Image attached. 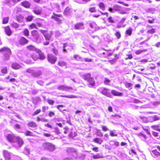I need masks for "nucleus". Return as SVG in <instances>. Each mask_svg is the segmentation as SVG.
Listing matches in <instances>:
<instances>
[{"label":"nucleus","instance_id":"obj_28","mask_svg":"<svg viewBox=\"0 0 160 160\" xmlns=\"http://www.w3.org/2000/svg\"><path fill=\"white\" fill-rule=\"evenodd\" d=\"M93 142L96 143H98L99 144H101L102 143V140L98 138H94L93 140Z\"/></svg>","mask_w":160,"mask_h":160},{"label":"nucleus","instance_id":"obj_60","mask_svg":"<svg viewBox=\"0 0 160 160\" xmlns=\"http://www.w3.org/2000/svg\"><path fill=\"white\" fill-rule=\"evenodd\" d=\"M132 86V84L131 83L126 82L125 86L127 88H129Z\"/></svg>","mask_w":160,"mask_h":160},{"label":"nucleus","instance_id":"obj_18","mask_svg":"<svg viewBox=\"0 0 160 160\" xmlns=\"http://www.w3.org/2000/svg\"><path fill=\"white\" fill-rule=\"evenodd\" d=\"M58 65L62 68H67L66 63L63 61L59 60L58 62Z\"/></svg>","mask_w":160,"mask_h":160},{"label":"nucleus","instance_id":"obj_36","mask_svg":"<svg viewBox=\"0 0 160 160\" xmlns=\"http://www.w3.org/2000/svg\"><path fill=\"white\" fill-rule=\"evenodd\" d=\"M153 155L155 157H158L160 156V153L156 149L152 151Z\"/></svg>","mask_w":160,"mask_h":160},{"label":"nucleus","instance_id":"obj_63","mask_svg":"<svg viewBox=\"0 0 160 160\" xmlns=\"http://www.w3.org/2000/svg\"><path fill=\"white\" fill-rule=\"evenodd\" d=\"M52 51H53V53L55 55H58V50H57V49H56L55 48H53L52 49Z\"/></svg>","mask_w":160,"mask_h":160},{"label":"nucleus","instance_id":"obj_17","mask_svg":"<svg viewBox=\"0 0 160 160\" xmlns=\"http://www.w3.org/2000/svg\"><path fill=\"white\" fill-rule=\"evenodd\" d=\"M42 72L40 70L34 69L32 76L36 78L40 76Z\"/></svg>","mask_w":160,"mask_h":160},{"label":"nucleus","instance_id":"obj_7","mask_svg":"<svg viewBox=\"0 0 160 160\" xmlns=\"http://www.w3.org/2000/svg\"><path fill=\"white\" fill-rule=\"evenodd\" d=\"M32 11L35 15L37 16H41L42 14V8L38 6L33 8Z\"/></svg>","mask_w":160,"mask_h":160},{"label":"nucleus","instance_id":"obj_29","mask_svg":"<svg viewBox=\"0 0 160 160\" xmlns=\"http://www.w3.org/2000/svg\"><path fill=\"white\" fill-rule=\"evenodd\" d=\"M65 106L63 105H57L56 106V108L61 112L63 113V111H67V110L66 109H64L63 110H62L61 108H63L65 107Z\"/></svg>","mask_w":160,"mask_h":160},{"label":"nucleus","instance_id":"obj_61","mask_svg":"<svg viewBox=\"0 0 160 160\" xmlns=\"http://www.w3.org/2000/svg\"><path fill=\"white\" fill-rule=\"evenodd\" d=\"M44 126L46 127H48L51 129L52 128V125L49 123H48L44 124Z\"/></svg>","mask_w":160,"mask_h":160},{"label":"nucleus","instance_id":"obj_31","mask_svg":"<svg viewBox=\"0 0 160 160\" xmlns=\"http://www.w3.org/2000/svg\"><path fill=\"white\" fill-rule=\"evenodd\" d=\"M99 8L103 11H104L105 9V4L102 2H101L98 5Z\"/></svg>","mask_w":160,"mask_h":160},{"label":"nucleus","instance_id":"obj_16","mask_svg":"<svg viewBox=\"0 0 160 160\" xmlns=\"http://www.w3.org/2000/svg\"><path fill=\"white\" fill-rule=\"evenodd\" d=\"M21 5L26 8H29L31 7V4L28 1H24L21 2Z\"/></svg>","mask_w":160,"mask_h":160},{"label":"nucleus","instance_id":"obj_13","mask_svg":"<svg viewBox=\"0 0 160 160\" xmlns=\"http://www.w3.org/2000/svg\"><path fill=\"white\" fill-rule=\"evenodd\" d=\"M3 155L5 160H10L11 158V153L6 150H3Z\"/></svg>","mask_w":160,"mask_h":160},{"label":"nucleus","instance_id":"obj_49","mask_svg":"<svg viewBox=\"0 0 160 160\" xmlns=\"http://www.w3.org/2000/svg\"><path fill=\"white\" fill-rule=\"evenodd\" d=\"M132 30L130 27H129L128 29H127L126 31V34L129 36H130L132 34Z\"/></svg>","mask_w":160,"mask_h":160},{"label":"nucleus","instance_id":"obj_46","mask_svg":"<svg viewBox=\"0 0 160 160\" xmlns=\"http://www.w3.org/2000/svg\"><path fill=\"white\" fill-rule=\"evenodd\" d=\"M89 11L91 13H94L96 12L97 10L95 7H92L89 8Z\"/></svg>","mask_w":160,"mask_h":160},{"label":"nucleus","instance_id":"obj_45","mask_svg":"<svg viewBox=\"0 0 160 160\" xmlns=\"http://www.w3.org/2000/svg\"><path fill=\"white\" fill-rule=\"evenodd\" d=\"M1 71L2 73L6 74L8 72L7 68L6 67H4L1 69Z\"/></svg>","mask_w":160,"mask_h":160},{"label":"nucleus","instance_id":"obj_30","mask_svg":"<svg viewBox=\"0 0 160 160\" xmlns=\"http://www.w3.org/2000/svg\"><path fill=\"white\" fill-rule=\"evenodd\" d=\"M25 135L26 136L34 137L35 135L31 131L27 130L24 133Z\"/></svg>","mask_w":160,"mask_h":160},{"label":"nucleus","instance_id":"obj_5","mask_svg":"<svg viewBox=\"0 0 160 160\" xmlns=\"http://www.w3.org/2000/svg\"><path fill=\"white\" fill-rule=\"evenodd\" d=\"M18 136H15L13 133L8 134L5 136L6 140L9 142L14 143Z\"/></svg>","mask_w":160,"mask_h":160},{"label":"nucleus","instance_id":"obj_44","mask_svg":"<svg viewBox=\"0 0 160 160\" xmlns=\"http://www.w3.org/2000/svg\"><path fill=\"white\" fill-rule=\"evenodd\" d=\"M29 27L31 29H33L34 28L37 29L36 25L34 23H32L29 25Z\"/></svg>","mask_w":160,"mask_h":160},{"label":"nucleus","instance_id":"obj_58","mask_svg":"<svg viewBox=\"0 0 160 160\" xmlns=\"http://www.w3.org/2000/svg\"><path fill=\"white\" fill-rule=\"evenodd\" d=\"M77 135L76 132H74L73 133L72 132H71L69 135V138H73Z\"/></svg>","mask_w":160,"mask_h":160},{"label":"nucleus","instance_id":"obj_34","mask_svg":"<svg viewBox=\"0 0 160 160\" xmlns=\"http://www.w3.org/2000/svg\"><path fill=\"white\" fill-rule=\"evenodd\" d=\"M22 33L25 36L28 37L29 36V32L27 28H26L24 29L22 32Z\"/></svg>","mask_w":160,"mask_h":160},{"label":"nucleus","instance_id":"obj_22","mask_svg":"<svg viewBox=\"0 0 160 160\" xmlns=\"http://www.w3.org/2000/svg\"><path fill=\"white\" fill-rule=\"evenodd\" d=\"M28 126L29 127L32 128H36L37 127V123L34 121H30L27 124Z\"/></svg>","mask_w":160,"mask_h":160},{"label":"nucleus","instance_id":"obj_3","mask_svg":"<svg viewBox=\"0 0 160 160\" xmlns=\"http://www.w3.org/2000/svg\"><path fill=\"white\" fill-rule=\"evenodd\" d=\"M37 53L39 56H38V55L36 53H33L31 55V58L34 61L37 60L38 59L43 60L45 58L46 56L44 53L42 51L38 50L37 51Z\"/></svg>","mask_w":160,"mask_h":160},{"label":"nucleus","instance_id":"obj_55","mask_svg":"<svg viewBox=\"0 0 160 160\" xmlns=\"http://www.w3.org/2000/svg\"><path fill=\"white\" fill-rule=\"evenodd\" d=\"M155 32V29L154 28H152L151 29H149L147 31V33L150 34H153Z\"/></svg>","mask_w":160,"mask_h":160},{"label":"nucleus","instance_id":"obj_12","mask_svg":"<svg viewBox=\"0 0 160 160\" xmlns=\"http://www.w3.org/2000/svg\"><path fill=\"white\" fill-rule=\"evenodd\" d=\"M31 36L36 40H38L39 38L40 34L38 32L37 30H33L31 31Z\"/></svg>","mask_w":160,"mask_h":160},{"label":"nucleus","instance_id":"obj_8","mask_svg":"<svg viewBox=\"0 0 160 160\" xmlns=\"http://www.w3.org/2000/svg\"><path fill=\"white\" fill-rule=\"evenodd\" d=\"M72 88L71 87H68L64 85H60L57 88V89L58 91H69V90H72Z\"/></svg>","mask_w":160,"mask_h":160},{"label":"nucleus","instance_id":"obj_50","mask_svg":"<svg viewBox=\"0 0 160 160\" xmlns=\"http://www.w3.org/2000/svg\"><path fill=\"white\" fill-rule=\"evenodd\" d=\"M89 26L92 29H94L95 30L97 28V25L96 24L95 22H93V23H90Z\"/></svg>","mask_w":160,"mask_h":160},{"label":"nucleus","instance_id":"obj_38","mask_svg":"<svg viewBox=\"0 0 160 160\" xmlns=\"http://www.w3.org/2000/svg\"><path fill=\"white\" fill-rule=\"evenodd\" d=\"M92 158L94 159H97L99 158H103V157L100 155L98 153L96 155H93L92 156Z\"/></svg>","mask_w":160,"mask_h":160},{"label":"nucleus","instance_id":"obj_57","mask_svg":"<svg viewBox=\"0 0 160 160\" xmlns=\"http://www.w3.org/2000/svg\"><path fill=\"white\" fill-rule=\"evenodd\" d=\"M111 82V81L107 78H105L104 81V83L106 85H108V83Z\"/></svg>","mask_w":160,"mask_h":160},{"label":"nucleus","instance_id":"obj_54","mask_svg":"<svg viewBox=\"0 0 160 160\" xmlns=\"http://www.w3.org/2000/svg\"><path fill=\"white\" fill-rule=\"evenodd\" d=\"M96 133L97 136L100 137H102L103 136V134L100 130H97Z\"/></svg>","mask_w":160,"mask_h":160},{"label":"nucleus","instance_id":"obj_62","mask_svg":"<svg viewBox=\"0 0 160 160\" xmlns=\"http://www.w3.org/2000/svg\"><path fill=\"white\" fill-rule=\"evenodd\" d=\"M102 130L104 132H106L108 130V128L105 126H102Z\"/></svg>","mask_w":160,"mask_h":160},{"label":"nucleus","instance_id":"obj_9","mask_svg":"<svg viewBox=\"0 0 160 160\" xmlns=\"http://www.w3.org/2000/svg\"><path fill=\"white\" fill-rule=\"evenodd\" d=\"M100 93L102 94L107 97H111V95L109 89L106 88H103Z\"/></svg>","mask_w":160,"mask_h":160},{"label":"nucleus","instance_id":"obj_21","mask_svg":"<svg viewBox=\"0 0 160 160\" xmlns=\"http://www.w3.org/2000/svg\"><path fill=\"white\" fill-rule=\"evenodd\" d=\"M84 24L82 22H79L77 23L74 25V28L75 29L79 30L83 28Z\"/></svg>","mask_w":160,"mask_h":160},{"label":"nucleus","instance_id":"obj_32","mask_svg":"<svg viewBox=\"0 0 160 160\" xmlns=\"http://www.w3.org/2000/svg\"><path fill=\"white\" fill-rule=\"evenodd\" d=\"M36 120L37 122L41 121L43 122H46L48 121V119L45 118H41L39 116L37 117Z\"/></svg>","mask_w":160,"mask_h":160},{"label":"nucleus","instance_id":"obj_53","mask_svg":"<svg viewBox=\"0 0 160 160\" xmlns=\"http://www.w3.org/2000/svg\"><path fill=\"white\" fill-rule=\"evenodd\" d=\"M55 113L52 111H50L49 112L48 115L49 117H52L55 115Z\"/></svg>","mask_w":160,"mask_h":160},{"label":"nucleus","instance_id":"obj_4","mask_svg":"<svg viewBox=\"0 0 160 160\" xmlns=\"http://www.w3.org/2000/svg\"><path fill=\"white\" fill-rule=\"evenodd\" d=\"M42 147L44 150L50 152L53 151L55 149V146L52 143L48 142L43 143L42 145Z\"/></svg>","mask_w":160,"mask_h":160},{"label":"nucleus","instance_id":"obj_20","mask_svg":"<svg viewBox=\"0 0 160 160\" xmlns=\"http://www.w3.org/2000/svg\"><path fill=\"white\" fill-rule=\"evenodd\" d=\"M92 78L91 74L90 73H86L82 75V78L87 81Z\"/></svg>","mask_w":160,"mask_h":160},{"label":"nucleus","instance_id":"obj_14","mask_svg":"<svg viewBox=\"0 0 160 160\" xmlns=\"http://www.w3.org/2000/svg\"><path fill=\"white\" fill-rule=\"evenodd\" d=\"M4 30L6 35L8 36H10L12 34V31L9 26L4 27Z\"/></svg>","mask_w":160,"mask_h":160},{"label":"nucleus","instance_id":"obj_11","mask_svg":"<svg viewBox=\"0 0 160 160\" xmlns=\"http://www.w3.org/2000/svg\"><path fill=\"white\" fill-rule=\"evenodd\" d=\"M29 41L24 37H21L18 40L19 44L21 45H24L28 43Z\"/></svg>","mask_w":160,"mask_h":160},{"label":"nucleus","instance_id":"obj_37","mask_svg":"<svg viewBox=\"0 0 160 160\" xmlns=\"http://www.w3.org/2000/svg\"><path fill=\"white\" fill-rule=\"evenodd\" d=\"M41 110L40 109H36L32 113V116H36L41 113Z\"/></svg>","mask_w":160,"mask_h":160},{"label":"nucleus","instance_id":"obj_19","mask_svg":"<svg viewBox=\"0 0 160 160\" xmlns=\"http://www.w3.org/2000/svg\"><path fill=\"white\" fill-rule=\"evenodd\" d=\"M11 68L13 69L17 70L20 68L21 66L18 63L15 62L12 64Z\"/></svg>","mask_w":160,"mask_h":160},{"label":"nucleus","instance_id":"obj_24","mask_svg":"<svg viewBox=\"0 0 160 160\" xmlns=\"http://www.w3.org/2000/svg\"><path fill=\"white\" fill-rule=\"evenodd\" d=\"M17 21L19 22H22L24 19V17L21 15H19L16 16Z\"/></svg>","mask_w":160,"mask_h":160},{"label":"nucleus","instance_id":"obj_64","mask_svg":"<svg viewBox=\"0 0 160 160\" xmlns=\"http://www.w3.org/2000/svg\"><path fill=\"white\" fill-rule=\"evenodd\" d=\"M55 131L54 132L57 134H58L60 133L59 130L58 128H55Z\"/></svg>","mask_w":160,"mask_h":160},{"label":"nucleus","instance_id":"obj_1","mask_svg":"<svg viewBox=\"0 0 160 160\" xmlns=\"http://www.w3.org/2000/svg\"><path fill=\"white\" fill-rule=\"evenodd\" d=\"M0 52L3 53L2 58L4 61L8 60L10 55L12 54L11 49L8 47H3L0 49Z\"/></svg>","mask_w":160,"mask_h":160},{"label":"nucleus","instance_id":"obj_15","mask_svg":"<svg viewBox=\"0 0 160 160\" xmlns=\"http://www.w3.org/2000/svg\"><path fill=\"white\" fill-rule=\"evenodd\" d=\"M89 87H94L95 85V81L93 77L87 81Z\"/></svg>","mask_w":160,"mask_h":160},{"label":"nucleus","instance_id":"obj_25","mask_svg":"<svg viewBox=\"0 0 160 160\" xmlns=\"http://www.w3.org/2000/svg\"><path fill=\"white\" fill-rule=\"evenodd\" d=\"M137 136L140 139L143 141H144L147 138L146 135L143 134L142 132H140L137 134Z\"/></svg>","mask_w":160,"mask_h":160},{"label":"nucleus","instance_id":"obj_39","mask_svg":"<svg viewBox=\"0 0 160 160\" xmlns=\"http://www.w3.org/2000/svg\"><path fill=\"white\" fill-rule=\"evenodd\" d=\"M74 58L77 61H82V58L78 55H75L73 56Z\"/></svg>","mask_w":160,"mask_h":160},{"label":"nucleus","instance_id":"obj_26","mask_svg":"<svg viewBox=\"0 0 160 160\" xmlns=\"http://www.w3.org/2000/svg\"><path fill=\"white\" fill-rule=\"evenodd\" d=\"M111 92L112 94L115 96H121L122 95V93L119 92L118 91L114 90H112Z\"/></svg>","mask_w":160,"mask_h":160},{"label":"nucleus","instance_id":"obj_48","mask_svg":"<svg viewBox=\"0 0 160 160\" xmlns=\"http://www.w3.org/2000/svg\"><path fill=\"white\" fill-rule=\"evenodd\" d=\"M33 17L32 15H28L26 18V21L28 22H31L33 19Z\"/></svg>","mask_w":160,"mask_h":160},{"label":"nucleus","instance_id":"obj_43","mask_svg":"<svg viewBox=\"0 0 160 160\" xmlns=\"http://www.w3.org/2000/svg\"><path fill=\"white\" fill-rule=\"evenodd\" d=\"M9 18L8 17L4 18L2 19V23L3 24H6L8 23Z\"/></svg>","mask_w":160,"mask_h":160},{"label":"nucleus","instance_id":"obj_59","mask_svg":"<svg viewBox=\"0 0 160 160\" xmlns=\"http://www.w3.org/2000/svg\"><path fill=\"white\" fill-rule=\"evenodd\" d=\"M141 118L143 122H148V118L145 117H140Z\"/></svg>","mask_w":160,"mask_h":160},{"label":"nucleus","instance_id":"obj_2","mask_svg":"<svg viewBox=\"0 0 160 160\" xmlns=\"http://www.w3.org/2000/svg\"><path fill=\"white\" fill-rule=\"evenodd\" d=\"M40 31L42 34L44 38L47 40L46 42H43V45L44 46H47L49 44L50 42L49 40H50L53 34L52 31H48L47 30H40Z\"/></svg>","mask_w":160,"mask_h":160},{"label":"nucleus","instance_id":"obj_51","mask_svg":"<svg viewBox=\"0 0 160 160\" xmlns=\"http://www.w3.org/2000/svg\"><path fill=\"white\" fill-rule=\"evenodd\" d=\"M115 35L117 39H119L121 37V34L119 31H117L115 33Z\"/></svg>","mask_w":160,"mask_h":160},{"label":"nucleus","instance_id":"obj_35","mask_svg":"<svg viewBox=\"0 0 160 160\" xmlns=\"http://www.w3.org/2000/svg\"><path fill=\"white\" fill-rule=\"evenodd\" d=\"M34 69L33 68H29L27 69L26 72L30 74L31 76H32Z\"/></svg>","mask_w":160,"mask_h":160},{"label":"nucleus","instance_id":"obj_23","mask_svg":"<svg viewBox=\"0 0 160 160\" xmlns=\"http://www.w3.org/2000/svg\"><path fill=\"white\" fill-rule=\"evenodd\" d=\"M66 152L68 155H72L73 153L76 152V151L73 148H68L67 149Z\"/></svg>","mask_w":160,"mask_h":160},{"label":"nucleus","instance_id":"obj_27","mask_svg":"<svg viewBox=\"0 0 160 160\" xmlns=\"http://www.w3.org/2000/svg\"><path fill=\"white\" fill-rule=\"evenodd\" d=\"M26 48L28 50L30 51H35L37 50L35 47L32 45L27 46Z\"/></svg>","mask_w":160,"mask_h":160},{"label":"nucleus","instance_id":"obj_10","mask_svg":"<svg viewBox=\"0 0 160 160\" xmlns=\"http://www.w3.org/2000/svg\"><path fill=\"white\" fill-rule=\"evenodd\" d=\"M15 143H16L18 148L21 147L24 144V142L23 139L18 136L16 139Z\"/></svg>","mask_w":160,"mask_h":160},{"label":"nucleus","instance_id":"obj_41","mask_svg":"<svg viewBox=\"0 0 160 160\" xmlns=\"http://www.w3.org/2000/svg\"><path fill=\"white\" fill-rule=\"evenodd\" d=\"M11 25L12 27L15 29L18 28L19 27V25L17 22H13L12 23Z\"/></svg>","mask_w":160,"mask_h":160},{"label":"nucleus","instance_id":"obj_6","mask_svg":"<svg viewBox=\"0 0 160 160\" xmlns=\"http://www.w3.org/2000/svg\"><path fill=\"white\" fill-rule=\"evenodd\" d=\"M47 59L49 62L54 64L56 62L57 58L52 54H48L47 55Z\"/></svg>","mask_w":160,"mask_h":160},{"label":"nucleus","instance_id":"obj_56","mask_svg":"<svg viewBox=\"0 0 160 160\" xmlns=\"http://www.w3.org/2000/svg\"><path fill=\"white\" fill-rule=\"evenodd\" d=\"M110 135L111 137L117 136L118 134L115 133L113 131L111 130L110 131Z\"/></svg>","mask_w":160,"mask_h":160},{"label":"nucleus","instance_id":"obj_33","mask_svg":"<svg viewBox=\"0 0 160 160\" xmlns=\"http://www.w3.org/2000/svg\"><path fill=\"white\" fill-rule=\"evenodd\" d=\"M51 18L54 19L55 21L57 22L58 23H62V20L59 18H58L55 16H52Z\"/></svg>","mask_w":160,"mask_h":160},{"label":"nucleus","instance_id":"obj_40","mask_svg":"<svg viewBox=\"0 0 160 160\" xmlns=\"http://www.w3.org/2000/svg\"><path fill=\"white\" fill-rule=\"evenodd\" d=\"M113 8L114 11H119L121 9V7L118 5H115Z\"/></svg>","mask_w":160,"mask_h":160},{"label":"nucleus","instance_id":"obj_47","mask_svg":"<svg viewBox=\"0 0 160 160\" xmlns=\"http://www.w3.org/2000/svg\"><path fill=\"white\" fill-rule=\"evenodd\" d=\"M108 21L110 23H113L115 22V21L113 18L111 16L109 17L107 19Z\"/></svg>","mask_w":160,"mask_h":160},{"label":"nucleus","instance_id":"obj_42","mask_svg":"<svg viewBox=\"0 0 160 160\" xmlns=\"http://www.w3.org/2000/svg\"><path fill=\"white\" fill-rule=\"evenodd\" d=\"M71 12V10L70 8L67 7L66 8L64 11V13L66 15H68Z\"/></svg>","mask_w":160,"mask_h":160},{"label":"nucleus","instance_id":"obj_52","mask_svg":"<svg viewBox=\"0 0 160 160\" xmlns=\"http://www.w3.org/2000/svg\"><path fill=\"white\" fill-rule=\"evenodd\" d=\"M47 102L49 104L52 105H53L55 102L52 100L49 99L47 100Z\"/></svg>","mask_w":160,"mask_h":160}]
</instances>
